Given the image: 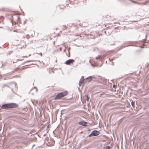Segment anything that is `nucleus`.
Masks as SVG:
<instances>
[{
    "label": "nucleus",
    "instance_id": "1",
    "mask_svg": "<svg viewBox=\"0 0 149 149\" xmlns=\"http://www.w3.org/2000/svg\"><path fill=\"white\" fill-rule=\"evenodd\" d=\"M18 106V105L15 103H11L3 104L1 108L3 109H9L16 108Z\"/></svg>",
    "mask_w": 149,
    "mask_h": 149
},
{
    "label": "nucleus",
    "instance_id": "2",
    "mask_svg": "<svg viewBox=\"0 0 149 149\" xmlns=\"http://www.w3.org/2000/svg\"><path fill=\"white\" fill-rule=\"evenodd\" d=\"M106 56L105 55H103L102 56H97L95 58L97 60V61L96 63H95V64L93 65V64H91V65L93 66H96L97 67H100L102 65L101 64H99L98 63H97L98 61H99L100 63H102V60Z\"/></svg>",
    "mask_w": 149,
    "mask_h": 149
},
{
    "label": "nucleus",
    "instance_id": "3",
    "mask_svg": "<svg viewBox=\"0 0 149 149\" xmlns=\"http://www.w3.org/2000/svg\"><path fill=\"white\" fill-rule=\"evenodd\" d=\"M68 94L67 91H63L60 93L57 94L55 98V100H59L61 98L64 97L67 95Z\"/></svg>",
    "mask_w": 149,
    "mask_h": 149
},
{
    "label": "nucleus",
    "instance_id": "4",
    "mask_svg": "<svg viewBox=\"0 0 149 149\" xmlns=\"http://www.w3.org/2000/svg\"><path fill=\"white\" fill-rule=\"evenodd\" d=\"M100 134L99 131L94 130L88 136L91 137L92 136H95L99 135Z\"/></svg>",
    "mask_w": 149,
    "mask_h": 149
},
{
    "label": "nucleus",
    "instance_id": "5",
    "mask_svg": "<svg viewBox=\"0 0 149 149\" xmlns=\"http://www.w3.org/2000/svg\"><path fill=\"white\" fill-rule=\"evenodd\" d=\"M142 42H141L140 41H139V42L136 41L132 43V45L133 46H139L141 48H143L144 46V44H143V45L142 46H140L139 45L140 43Z\"/></svg>",
    "mask_w": 149,
    "mask_h": 149
},
{
    "label": "nucleus",
    "instance_id": "6",
    "mask_svg": "<svg viewBox=\"0 0 149 149\" xmlns=\"http://www.w3.org/2000/svg\"><path fill=\"white\" fill-rule=\"evenodd\" d=\"M74 61L72 59H69L67 60L65 62V64L67 65H70L73 63Z\"/></svg>",
    "mask_w": 149,
    "mask_h": 149
},
{
    "label": "nucleus",
    "instance_id": "7",
    "mask_svg": "<svg viewBox=\"0 0 149 149\" xmlns=\"http://www.w3.org/2000/svg\"><path fill=\"white\" fill-rule=\"evenodd\" d=\"M37 89L35 87L33 88L30 91V93L32 94V95L33 94L37 92Z\"/></svg>",
    "mask_w": 149,
    "mask_h": 149
},
{
    "label": "nucleus",
    "instance_id": "8",
    "mask_svg": "<svg viewBox=\"0 0 149 149\" xmlns=\"http://www.w3.org/2000/svg\"><path fill=\"white\" fill-rule=\"evenodd\" d=\"M78 124L79 125H82L84 127H86L87 126V123L86 121H81L79 122Z\"/></svg>",
    "mask_w": 149,
    "mask_h": 149
},
{
    "label": "nucleus",
    "instance_id": "9",
    "mask_svg": "<svg viewBox=\"0 0 149 149\" xmlns=\"http://www.w3.org/2000/svg\"><path fill=\"white\" fill-rule=\"evenodd\" d=\"M93 77L91 76H90L85 79L86 81L88 82H89L91 81Z\"/></svg>",
    "mask_w": 149,
    "mask_h": 149
},
{
    "label": "nucleus",
    "instance_id": "10",
    "mask_svg": "<svg viewBox=\"0 0 149 149\" xmlns=\"http://www.w3.org/2000/svg\"><path fill=\"white\" fill-rule=\"evenodd\" d=\"M108 60H109V61L111 62V63H109V64L110 65H113V63L112 62V61L113 60V58L111 59L110 58H109Z\"/></svg>",
    "mask_w": 149,
    "mask_h": 149
},
{
    "label": "nucleus",
    "instance_id": "11",
    "mask_svg": "<svg viewBox=\"0 0 149 149\" xmlns=\"http://www.w3.org/2000/svg\"><path fill=\"white\" fill-rule=\"evenodd\" d=\"M145 69H146V70L148 71L149 69V64H148L146 65L145 66Z\"/></svg>",
    "mask_w": 149,
    "mask_h": 149
},
{
    "label": "nucleus",
    "instance_id": "12",
    "mask_svg": "<svg viewBox=\"0 0 149 149\" xmlns=\"http://www.w3.org/2000/svg\"><path fill=\"white\" fill-rule=\"evenodd\" d=\"M70 49H71V48L70 47H69L68 48V52L69 53V55L68 56V57H70Z\"/></svg>",
    "mask_w": 149,
    "mask_h": 149
},
{
    "label": "nucleus",
    "instance_id": "13",
    "mask_svg": "<svg viewBox=\"0 0 149 149\" xmlns=\"http://www.w3.org/2000/svg\"><path fill=\"white\" fill-rule=\"evenodd\" d=\"M21 21L20 18L19 17H17V22L18 23H20Z\"/></svg>",
    "mask_w": 149,
    "mask_h": 149
},
{
    "label": "nucleus",
    "instance_id": "14",
    "mask_svg": "<svg viewBox=\"0 0 149 149\" xmlns=\"http://www.w3.org/2000/svg\"><path fill=\"white\" fill-rule=\"evenodd\" d=\"M131 105L133 107H134V102L133 101H132L131 103Z\"/></svg>",
    "mask_w": 149,
    "mask_h": 149
},
{
    "label": "nucleus",
    "instance_id": "15",
    "mask_svg": "<svg viewBox=\"0 0 149 149\" xmlns=\"http://www.w3.org/2000/svg\"><path fill=\"white\" fill-rule=\"evenodd\" d=\"M89 98H90L89 97V96H88V95H87L86 96V101H88Z\"/></svg>",
    "mask_w": 149,
    "mask_h": 149
},
{
    "label": "nucleus",
    "instance_id": "16",
    "mask_svg": "<svg viewBox=\"0 0 149 149\" xmlns=\"http://www.w3.org/2000/svg\"><path fill=\"white\" fill-rule=\"evenodd\" d=\"M111 148V147L109 146H108L105 148V149H110Z\"/></svg>",
    "mask_w": 149,
    "mask_h": 149
},
{
    "label": "nucleus",
    "instance_id": "17",
    "mask_svg": "<svg viewBox=\"0 0 149 149\" xmlns=\"http://www.w3.org/2000/svg\"><path fill=\"white\" fill-rule=\"evenodd\" d=\"M149 1V0L147 1L146 2H144L143 3L144 5H146L147 3H148Z\"/></svg>",
    "mask_w": 149,
    "mask_h": 149
},
{
    "label": "nucleus",
    "instance_id": "18",
    "mask_svg": "<svg viewBox=\"0 0 149 149\" xmlns=\"http://www.w3.org/2000/svg\"><path fill=\"white\" fill-rule=\"evenodd\" d=\"M82 82L79 81V86H81V85Z\"/></svg>",
    "mask_w": 149,
    "mask_h": 149
},
{
    "label": "nucleus",
    "instance_id": "19",
    "mask_svg": "<svg viewBox=\"0 0 149 149\" xmlns=\"http://www.w3.org/2000/svg\"><path fill=\"white\" fill-rule=\"evenodd\" d=\"M6 77H7V78H9V79H11L12 78V77H11V76H7Z\"/></svg>",
    "mask_w": 149,
    "mask_h": 149
},
{
    "label": "nucleus",
    "instance_id": "20",
    "mask_svg": "<svg viewBox=\"0 0 149 149\" xmlns=\"http://www.w3.org/2000/svg\"><path fill=\"white\" fill-rule=\"evenodd\" d=\"M63 26L64 27V28H63L64 29H65L66 28V26L65 25H63Z\"/></svg>",
    "mask_w": 149,
    "mask_h": 149
},
{
    "label": "nucleus",
    "instance_id": "21",
    "mask_svg": "<svg viewBox=\"0 0 149 149\" xmlns=\"http://www.w3.org/2000/svg\"><path fill=\"white\" fill-rule=\"evenodd\" d=\"M8 79H9V78H7V77H5L4 78V80Z\"/></svg>",
    "mask_w": 149,
    "mask_h": 149
},
{
    "label": "nucleus",
    "instance_id": "22",
    "mask_svg": "<svg viewBox=\"0 0 149 149\" xmlns=\"http://www.w3.org/2000/svg\"><path fill=\"white\" fill-rule=\"evenodd\" d=\"M115 87H116V86L114 84H113V88H115Z\"/></svg>",
    "mask_w": 149,
    "mask_h": 149
},
{
    "label": "nucleus",
    "instance_id": "23",
    "mask_svg": "<svg viewBox=\"0 0 149 149\" xmlns=\"http://www.w3.org/2000/svg\"><path fill=\"white\" fill-rule=\"evenodd\" d=\"M63 45L64 47H65V49L67 48V47L65 45Z\"/></svg>",
    "mask_w": 149,
    "mask_h": 149
},
{
    "label": "nucleus",
    "instance_id": "24",
    "mask_svg": "<svg viewBox=\"0 0 149 149\" xmlns=\"http://www.w3.org/2000/svg\"><path fill=\"white\" fill-rule=\"evenodd\" d=\"M26 23V21H24V24H25Z\"/></svg>",
    "mask_w": 149,
    "mask_h": 149
},
{
    "label": "nucleus",
    "instance_id": "25",
    "mask_svg": "<svg viewBox=\"0 0 149 149\" xmlns=\"http://www.w3.org/2000/svg\"><path fill=\"white\" fill-rule=\"evenodd\" d=\"M118 28V27H116L115 28V29H117Z\"/></svg>",
    "mask_w": 149,
    "mask_h": 149
},
{
    "label": "nucleus",
    "instance_id": "26",
    "mask_svg": "<svg viewBox=\"0 0 149 149\" xmlns=\"http://www.w3.org/2000/svg\"><path fill=\"white\" fill-rule=\"evenodd\" d=\"M91 38H95V37L94 36H93V37H92Z\"/></svg>",
    "mask_w": 149,
    "mask_h": 149
},
{
    "label": "nucleus",
    "instance_id": "27",
    "mask_svg": "<svg viewBox=\"0 0 149 149\" xmlns=\"http://www.w3.org/2000/svg\"><path fill=\"white\" fill-rule=\"evenodd\" d=\"M59 49H60V51H61V47H60V48H59Z\"/></svg>",
    "mask_w": 149,
    "mask_h": 149
},
{
    "label": "nucleus",
    "instance_id": "28",
    "mask_svg": "<svg viewBox=\"0 0 149 149\" xmlns=\"http://www.w3.org/2000/svg\"><path fill=\"white\" fill-rule=\"evenodd\" d=\"M132 2H133L134 3H136V2L135 1H132Z\"/></svg>",
    "mask_w": 149,
    "mask_h": 149
},
{
    "label": "nucleus",
    "instance_id": "29",
    "mask_svg": "<svg viewBox=\"0 0 149 149\" xmlns=\"http://www.w3.org/2000/svg\"><path fill=\"white\" fill-rule=\"evenodd\" d=\"M65 49L64 50V51H63V53H64V52H65Z\"/></svg>",
    "mask_w": 149,
    "mask_h": 149
},
{
    "label": "nucleus",
    "instance_id": "30",
    "mask_svg": "<svg viewBox=\"0 0 149 149\" xmlns=\"http://www.w3.org/2000/svg\"><path fill=\"white\" fill-rule=\"evenodd\" d=\"M115 23V22L114 23V24H116V23Z\"/></svg>",
    "mask_w": 149,
    "mask_h": 149
},
{
    "label": "nucleus",
    "instance_id": "31",
    "mask_svg": "<svg viewBox=\"0 0 149 149\" xmlns=\"http://www.w3.org/2000/svg\"><path fill=\"white\" fill-rule=\"evenodd\" d=\"M27 61V62H30V61Z\"/></svg>",
    "mask_w": 149,
    "mask_h": 149
},
{
    "label": "nucleus",
    "instance_id": "32",
    "mask_svg": "<svg viewBox=\"0 0 149 149\" xmlns=\"http://www.w3.org/2000/svg\"><path fill=\"white\" fill-rule=\"evenodd\" d=\"M89 63H91V62H90V60H89Z\"/></svg>",
    "mask_w": 149,
    "mask_h": 149
},
{
    "label": "nucleus",
    "instance_id": "33",
    "mask_svg": "<svg viewBox=\"0 0 149 149\" xmlns=\"http://www.w3.org/2000/svg\"><path fill=\"white\" fill-rule=\"evenodd\" d=\"M24 57H27V56H24Z\"/></svg>",
    "mask_w": 149,
    "mask_h": 149
},
{
    "label": "nucleus",
    "instance_id": "34",
    "mask_svg": "<svg viewBox=\"0 0 149 149\" xmlns=\"http://www.w3.org/2000/svg\"><path fill=\"white\" fill-rule=\"evenodd\" d=\"M107 61H106V62L107 63Z\"/></svg>",
    "mask_w": 149,
    "mask_h": 149
},
{
    "label": "nucleus",
    "instance_id": "35",
    "mask_svg": "<svg viewBox=\"0 0 149 149\" xmlns=\"http://www.w3.org/2000/svg\"><path fill=\"white\" fill-rule=\"evenodd\" d=\"M136 21H133L134 22H136Z\"/></svg>",
    "mask_w": 149,
    "mask_h": 149
},
{
    "label": "nucleus",
    "instance_id": "36",
    "mask_svg": "<svg viewBox=\"0 0 149 149\" xmlns=\"http://www.w3.org/2000/svg\"><path fill=\"white\" fill-rule=\"evenodd\" d=\"M68 55H69V53L68 52Z\"/></svg>",
    "mask_w": 149,
    "mask_h": 149
},
{
    "label": "nucleus",
    "instance_id": "37",
    "mask_svg": "<svg viewBox=\"0 0 149 149\" xmlns=\"http://www.w3.org/2000/svg\"><path fill=\"white\" fill-rule=\"evenodd\" d=\"M15 24H16V22H15Z\"/></svg>",
    "mask_w": 149,
    "mask_h": 149
}]
</instances>
